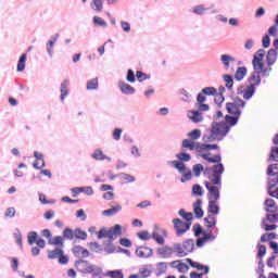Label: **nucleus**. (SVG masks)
Masks as SVG:
<instances>
[{
  "label": "nucleus",
  "mask_w": 278,
  "mask_h": 278,
  "mask_svg": "<svg viewBox=\"0 0 278 278\" xmlns=\"http://www.w3.org/2000/svg\"><path fill=\"white\" fill-rule=\"evenodd\" d=\"M265 205L267 207V208H265V212L270 213L273 211H270V208H268V207H275L276 202H275V200L268 198V199L265 200Z\"/></svg>",
  "instance_id": "69168bd1"
},
{
  "label": "nucleus",
  "mask_w": 278,
  "mask_h": 278,
  "mask_svg": "<svg viewBox=\"0 0 278 278\" xmlns=\"http://www.w3.org/2000/svg\"><path fill=\"white\" fill-rule=\"evenodd\" d=\"M71 85V81L68 79H65L61 83V101H64L68 97V86Z\"/></svg>",
  "instance_id": "b1692460"
},
{
  "label": "nucleus",
  "mask_w": 278,
  "mask_h": 278,
  "mask_svg": "<svg viewBox=\"0 0 278 278\" xmlns=\"http://www.w3.org/2000/svg\"><path fill=\"white\" fill-rule=\"evenodd\" d=\"M187 136L191 140H199V138H201V129L195 128V129L191 130L190 132H188Z\"/></svg>",
  "instance_id": "3c124183"
},
{
  "label": "nucleus",
  "mask_w": 278,
  "mask_h": 278,
  "mask_svg": "<svg viewBox=\"0 0 278 278\" xmlns=\"http://www.w3.org/2000/svg\"><path fill=\"white\" fill-rule=\"evenodd\" d=\"M207 212L208 214L218 215L220 214V206L216 204V201L210 200Z\"/></svg>",
  "instance_id": "a878e982"
},
{
  "label": "nucleus",
  "mask_w": 278,
  "mask_h": 278,
  "mask_svg": "<svg viewBox=\"0 0 278 278\" xmlns=\"http://www.w3.org/2000/svg\"><path fill=\"white\" fill-rule=\"evenodd\" d=\"M254 71L258 72V75L262 77H270V73L273 72V67H264V63L262 65V68H254Z\"/></svg>",
  "instance_id": "a19ab883"
},
{
  "label": "nucleus",
  "mask_w": 278,
  "mask_h": 278,
  "mask_svg": "<svg viewBox=\"0 0 278 278\" xmlns=\"http://www.w3.org/2000/svg\"><path fill=\"white\" fill-rule=\"evenodd\" d=\"M72 253L75 255V257H81L83 260H86V257L90 256L88 249L81 245H74L72 248Z\"/></svg>",
  "instance_id": "ddd939ff"
},
{
  "label": "nucleus",
  "mask_w": 278,
  "mask_h": 278,
  "mask_svg": "<svg viewBox=\"0 0 278 278\" xmlns=\"http://www.w3.org/2000/svg\"><path fill=\"white\" fill-rule=\"evenodd\" d=\"M104 247V252L108 253V255H112V253H116V247L114 245V240H108Z\"/></svg>",
  "instance_id": "72a5a7b5"
},
{
  "label": "nucleus",
  "mask_w": 278,
  "mask_h": 278,
  "mask_svg": "<svg viewBox=\"0 0 278 278\" xmlns=\"http://www.w3.org/2000/svg\"><path fill=\"white\" fill-rule=\"evenodd\" d=\"M223 79L226 83V88L231 92L233 90V76L231 74H224Z\"/></svg>",
  "instance_id": "7c9ffc66"
},
{
  "label": "nucleus",
  "mask_w": 278,
  "mask_h": 278,
  "mask_svg": "<svg viewBox=\"0 0 278 278\" xmlns=\"http://www.w3.org/2000/svg\"><path fill=\"white\" fill-rule=\"evenodd\" d=\"M248 70L244 66L238 67L235 73V79L236 81H242L244 77H247Z\"/></svg>",
  "instance_id": "cd10ccee"
},
{
  "label": "nucleus",
  "mask_w": 278,
  "mask_h": 278,
  "mask_svg": "<svg viewBox=\"0 0 278 278\" xmlns=\"http://www.w3.org/2000/svg\"><path fill=\"white\" fill-rule=\"evenodd\" d=\"M118 88L122 92V94H136V88H134L131 85L125 83L124 80L118 81Z\"/></svg>",
  "instance_id": "2eb2a0df"
},
{
  "label": "nucleus",
  "mask_w": 278,
  "mask_h": 278,
  "mask_svg": "<svg viewBox=\"0 0 278 278\" xmlns=\"http://www.w3.org/2000/svg\"><path fill=\"white\" fill-rule=\"evenodd\" d=\"M211 153H203L200 155L202 160L210 162V164H215L212 167H206L205 173H212L208 176V180L213 184V186H218V188H223V173H225V165L223 162V156L220 154H216L214 156H210Z\"/></svg>",
  "instance_id": "f03ea898"
},
{
  "label": "nucleus",
  "mask_w": 278,
  "mask_h": 278,
  "mask_svg": "<svg viewBox=\"0 0 278 278\" xmlns=\"http://www.w3.org/2000/svg\"><path fill=\"white\" fill-rule=\"evenodd\" d=\"M119 244L122 247H126V249H131V240L128 238H121L119 239Z\"/></svg>",
  "instance_id": "338daca9"
},
{
  "label": "nucleus",
  "mask_w": 278,
  "mask_h": 278,
  "mask_svg": "<svg viewBox=\"0 0 278 278\" xmlns=\"http://www.w3.org/2000/svg\"><path fill=\"white\" fill-rule=\"evenodd\" d=\"M192 231L194 232L195 238L203 236V232H205V230L203 229V227L200 226V224H194L192 227Z\"/></svg>",
  "instance_id": "864d4df0"
},
{
  "label": "nucleus",
  "mask_w": 278,
  "mask_h": 278,
  "mask_svg": "<svg viewBox=\"0 0 278 278\" xmlns=\"http://www.w3.org/2000/svg\"><path fill=\"white\" fill-rule=\"evenodd\" d=\"M159 266V271L156 273V277H160L161 275H164V273H166L167 267H166V263L161 262L157 264Z\"/></svg>",
  "instance_id": "e2e57ef3"
},
{
  "label": "nucleus",
  "mask_w": 278,
  "mask_h": 278,
  "mask_svg": "<svg viewBox=\"0 0 278 278\" xmlns=\"http://www.w3.org/2000/svg\"><path fill=\"white\" fill-rule=\"evenodd\" d=\"M191 194L192 197H203V187L199 184L193 185Z\"/></svg>",
  "instance_id": "37998d69"
},
{
  "label": "nucleus",
  "mask_w": 278,
  "mask_h": 278,
  "mask_svg": "<svg viewBox=\"0 0 278 278\" xmlns=\"http://www.w3.org/2000/svg\"><path fill=\"white\" fill-rule=\"evenodd\" d=\"M27 240H28V244L31 247L34 244H36L37 240H38V232L36 231H30L27 235Z\"/></svg>",
  "instance_id": "de8ad7c7"
},
{
  "label": "nucleus",
  "mask_w": 278,
  "mask_h": 278,
  "mask_svg": "<svg viewBox=\"0 0 278 278\" xmlns=\"http://www.w3.org/2000/svg\"><path fill=\"white\" fill-rule=\"evenodd\" d=\"M266 223H278V213L266 214L265 218L262 219V225H266Z\"/></svg>",
  "instance_id": "e433bc0d"
},
{
  "label": "nucleus",
  "mask_w": 278,
  "mask_h": 278,
  "mask_svg": "<svg viewBox=\"0 0 278 278\" xmlns=\"http://www.w3.org/2000/svg\"><path fill=\"white\" fill-rule=\"evenodd\" d=\"M27 62V53H23L17 61V73L25 71V63Z\"/></svg>",
  "instance_id": "c756f323"
},
{
  "label": "nucleus",
  "mask_w": 278,
  "mask_h": 278,
  "mask_svg": "<svg viewBox=\"0 0 278 278\" xmlns=\"http://www.w3.org/2000/svg\"><path fill=\"white\" fill-rule=\"evenodd\" d=\"M137 237L139 238V240H143V241L151 240V236L149 235V231H147V230L138 232Z\"/></svg>",
  "instance_id": "0e129e2a"
},
{
  "label": "nucleus",
  "mask_w": 278,
  "mask_h": 278,
  "mask_svg": "<svg viewBox=\"0 0 278 278\" xmlns=\"http://www.w3.org/2000/svg\"><path fill=\"white\" fill-rule=\"evenodd\" d=\"M126 80L129 81V84H136V74L134 73V70L127 71Z\"/></svg>",
  "instance_id": "bf43d9fd"
},
{
  "label": "nucleus",
  "mask_w": 278,
  "mask_h": 278,
  "mask_svg": "<svg viewBox=\"0 0 278 278\" xmlns=\"http://www.w3.org/2000/svg\"><path fill=\"white\" fill-rule=\"evenodd\" d=\"M275 187L276 186H271L270 184H267V192L269 197H271L273 199H278V188L273 190Z\"/></svg>",
  "instance_id": "5fc2aeb1"
},
{
  "label": "nucleus",
  "mask_w": 278,
  "mask_h": 278,
  "mask_svg": "<svg viewBox=\"0 0 278 278\" xmlns=\"http://www.w3.org/2000/svg\"><path fill=\"white\" fill-rule=\"evenodd\" d=\"M264 261L260 260L258 261V268L256 269V274L258 275V278H267L264 275Z\"/></svg>",
  "instance_id": "4d7b16f0"
},
{
  "label": "nucleus",
  "mask_w": 278,
  "mask_h": 278,
  "mask_svg": "<svg viewBox=\"0 0 278 278\" xmlns=\"http://www.w3.org/2000/svg\"><path fill=\"white\" fill-rule=\"evenodd\" d=\"M87 266H88V261L86 260L80 258L75 262L76 270H78V273H81L83 275H85Z\"/></svg>",
  "instance_id": "bb28decb"
},
{
  "label": "nucleus",
  "mask_w": 278,
  "mask_h": 278,
  "mask_svg": "<svg viewBox=\"0 0 278 278\" xmlns=\"http://www.w3.org/2000/svg\"><path fill=\"white\" fill-rule=\"evenodd\" d=\"M156 253H157V255L163 257V260H168V257H170V255H173V248L165 245L163 248H159L156 250Z\"/></svg>",
  "instance_id": "412c9836"
},
{
  "label": "nucleus",
  "mask_w": 278,
  "mask_h": 278,
  "mask_svg": "<svg viewBox=\"0 0 278 278\" xmlns=\"http://www.w3.org/2000/svg\"><path fill=\"white\" fill-rule=\"evenodd\" d=\"M197 144L198 142L192 139H185L181 143V151H186L187 149L189 151H197Z\"/></svg>",
  "instance_id": "aec40b11"
},
{
  "label": "nucleus",
  "mask_w": 278,
  "mask_h": 278,
  "mask_svg": "<svg viewBox=\"0 0 278 278\" xmlns=\"http://www.w3.org/2000/svg\"><path fill=\"white\" fill-rule=\"evenodd\" d=\"M173 253H178V257H186L188 256V252L184 250L181 243H174L173 245Z\"/></svg>",
  "instance_id": "c85d7f7f"
},
{
  "label": "nucleus",
  "mask_w": 278,
  "mask_h": 278,
  "mask_svg": "<svg viewBox=\"0 0 278 278\" xmlns=\"http://www.w3.org/2000/svg\"><path fill=\"white\" fill-rule=\"evenodd\" d=\"M152 238L157 242V244H164V237L160 236L156 231L152 232Z\"/></svg>",
  "instance_id": "774afa93"
},
{
  "label": "nucleus",
  "mask_w": 278,
  "mask_h": 278,
  "mask_svg": "<svg viewBox=\"0 0 278 278\" xmlns=\"http://www.w3.org/2000/svg\"><path fill=\"white\" fill-rule=\"evenodd\" d=\"M247 108V101L240 97H235L232 102L226 103V112L231 116H242V109Z\"/></svg>",
  "instance_id": "20e7f679"
},
{
  "label": "nucleus",
  "mask_w": 278,
  "mask_h": 278,
  "mask_svg": "<svg viewBox=\"0 0 278 278\" xmlns=\"http://www.w3.org/2000/svg\"><path fill=\"white\" fill-rule=\"evenodd\" d=\"M178 161L169 162L170 166L178 170L179 175H181L180 182L186 184V181H190L192 179V170L186 166L184 162H190L192 160V155L190 153L181 150L180 153L176 154Z\"/></svg>",
  "instance_id": "7ed1b4c3"
},
{
  "label": "nucleus",
  "mask_w": 278,
  "mask_h": 278,
  "mask_svg": "<svg viewBox=\"0 0 278 278\" xmlns=\"http://www.w3.org/2000/svg\"><path fill=\"white\" fill-rule=\"evenodd\" d=\"M192 170H193L194 177H201V173L205 170V167H203V164L198 163L193 165Z\"/></svg>",
  "instance_id": "09e8293b"
},
{
  "label": "nucleus",
  "mask_w": 278,
  "mask_h": 278,
  "mask_svg": "<svg viewBox=\"0 0 278 278\" xmlns=\"http://www.w3.org/2000/svg\"><path fill=\"white\" fill-rule=\"evenodd\" d=\"M186 262H188L189 266L191 268H197V270H203V275H207L210 273V266L203 265L201 263L192 261V258H186Z\"/></svg>",
  "instance_id": "dca6fc26"
},
{
  "label": "nucleus",
  "mask_w": 278,
  "mask_h": 278,
  "mask_svg": "<svg viewBox=\"0 0 278 278\" xmlns=\"http://www.w3.org/2000/svg\"><path fill=\"white\" fill-rule=\"evenodd\" d=\"M48 244H52L54 247H64V237L56 236L52 239H49Z\"/></svg>",
  "instance_id": "4c0bfd02"
},
{
  "label": "nucleus",
  "mask_w": 278,
  "mask_h": 278,
  "mask_svg": "<svg viewBox=\"0 0 278 278\" xmlns=\"http://www.w3.org/2000/svg\"><path fill=\"white\" fill-rule=\"evenodd\" d=\"M121 177L125 184H134V181H136V177L130 174L122 173Z\"/></svg>",
  "instance_id": "6e6d98bb"
},
{
  "label": "nucleus",
  "mask_w": 278,
  "mask_h": 278,
  "mask_svg": "<svg viewBox=\"0 0 278 278\" xmlns=\"http://www.w3.org/2000/svg\"><path fill=\"white\" fill-rule=\"evenodd\" d=\"M207 10H210V8H205V5L200 4V5H195L192 9V13L197 14L198 16H203V14H205V12H207Z\"/></svg>",
  "instance_id": "ea45409f"
},
{
  "label": "nucleus",
  "mask_w": 278,
  "mask_h": 278,
  "mask_svg": "<svg viewBox=\"0 0 278 278\" xmlns=\"http://www.w3.org/2000/svg\"><path fill=\"white\" fill-rule=\"evenodd\" d=\"M220 62H222L225 71H229L231 68V64H233V62H236V58H233L229 54H222Z\"/></svg>",
  "instance_id": "a211bd4d"
},
{
  "label": "nucleus",
  "mask_w": 278,
  "mask_h": 278,
  "mask_svg": "<svg viewBox=\"0 0 278 278\" xmlns=\"http://www.w3.org/2000/svg\"><path fill=\"white\" fill-rule=\"evenodd\" d=\"M214 97H215L214 103H216L218 108H222L223 103H225V96L218 94V91H217V94H215Z\"/></svg>",
  "instance_id": "052dcab7"
},
{
  "label": "nucleus",
  "mask_w": 278,
  "mask_h": 278,
  "mask_svg": "<svg viewBox=\"0 0 278 278\" xmlns=\"http://www.w3.org/2000/svg\"><path fill=\"white\" fill-rule=\"evenodd\" d=\"M238 121H240V115L228 114L225 116V121L212 122L202 135V142H223L231 131V127L238 125Z\"/></svg>",
  "instance_id": "f257e3e1"
},
{
  "label": "nucleus",
  "mask_w": 278,
  "mask_h": 278,
  "mask_svg": "<svg viewBox=\"0 0 278 278\" xmlns=\"http://www.w3.org/2000/svg\"><path fill=\"white\" fill-rule=\"evenodd\" d=\"M63 253H64V250L60 248H55L54 250L48 252V258L58 260L60 258V255H62Z\"/></svg>",
  "instance_id": "f704fd0d"
},
{
  "label": "nucleus",
  "mask_w": 278,
  "mask_h": 278,
  "mask_svg": "<svg viewBox=\"0 0 278 278\" xmlns=\"http://www.w3.org/2000/svg\"><path fill=\"white\" fill-rule=\"evenodd\" d=\"M266 175L269 177L267 184L277 186L278 184V163H273L267 166Z\"/></svg>",
  "instance_id": "1a4fd4ad"
},
{
  "label": "nucleus",
  "mask_w": 278,
  "mask_h": 278,
  "mask_svg": "<svg viewBox=\"0 0 278 278\" xmlns=\"http://www.w3.org/2000/svg\"><path fill=\"white\" fill-rule=\"evenodd\" d=\"M122 210H123V206L121 204H117L112 208L102 211V216H116V214H118V212H121Z\"/></svg>",
  "instance_id": "5701e85b"
},
{
  "label": "nucleus",
  "mask_w": 278,
  "mask_h": 278,
  "mask_svg": "<svg viewBox=\"0 0 278 278\" xmlns=\"http://www.w3.org/2000/svg\"><path fill=\"white\" fill-rule=\"evenodd\" d=\"M93 25L94 27H108V22L99 16H93Z\"/></svg>",
  "instance_id": "8fccbe9b"
},
{
  "label": "nucleus",
  "mask_w": 278,
  "mask_h": 278,
  "mask_svg": "<svg viewBox=\"0 0 278 278\" xmlns=\"http://www.w3.org/2000/svg\"><path fill=\"white\" fill-rule=\"evenodd\" d=\"M123 236V226L116 224L114 227L111 228H101L98 231V239L103 240V238H109V240H116V238Z\"/></svg>",
  "instance_id": "39448f33"
},
{
  "label": "nucleus",
  "mask_w": 278,
  "mask_h": 278,
  "mask_svg": "<svg viewBox=\"0 0 278 278\" xmlns=\"http://www.w3.org/2000/svg\"><path fill=\"white\" fill-rule=\"evenodd\" d=\"M99 89V78H93L87 81V90H98Z\"/></svg>",
  "instance_id": "49530a36"
},
{
  "label": "nucleus",
  "mask_w": 278,
  "mask_h": 278,
  "mask_svg": "<svg viewBox=\"0 0 278 278\" xmlns=\"http://www.w3.org/2000/svg\"><path fill=\"white\" fill-rule=\"evenodd\" d=\"M268 163L270 162H277L278 163V147H271L269 157L267 160Z\"/></svg>",
  "instance_id": "58836bf2"
},
{
  "label": "nucleus",
  "mask_w": 278,
  "mask_h": 278,
  "mask_svg": "<svg viewBox=\"0 0 278 278\" xmlns=\"http://www.w3.org/2000/svg\"><path fill=\"white\" fill-rule=\"evenodd\" d=\"M248 84L254 86V88H257L262 84V76L257 70H254L248 77Z\"/></svg>",
  "instance_id": "4468645a"
},
{
  "label": "nucleus",
  "mask_w": 278,
  "mask_h": 278,
  "mask_svg": "<svg viewBox=\"0 0 278 278\" xmlns=\"http://www.w3.org/2000/svg\"><path fill=\"white\" fill-rule=\"evenodd\" d=\"M178 273H184L186 274L188 270H190V266H188V264L186 263H179L177 266H176Z\"/></svg>",
  "instance_id": "680f3d73"
},
{
  "label": "nucleus",
  "mask_w": 278,
  "mask_h": 278,
  "mask_svg": "<svg viewBox=\"0 0 278 278\" xmlns=\"http://www.w3.org/2000/svg\"><path fill=\"white\" fill-rule=\"evenodd\" d=\"M173 223L174 229L176 230V236H178V238H181V235L186 233V231H189L190 227H192V222L186 223L179 218H174Z\"/></svg>",
  "instance_id": "6e6552de"
},
{
  "label": "nucleus",
  "mask_w": 278,
  "mask_h": 278,
  "mask_svg": "<svg viewBox=\"0 0 278 278\" xmlns=\"http://www.w3.org/2000/svg\"><path fill=\"white\" fill-rule=\"evenodd\" d=\"M277 55L278 53L275 48H271L267 51V54H266L267 66H273L275 62H277Z\"/></svg>",
  "instance_id": "6ab92c4d"
},
{
  "label": "nucleus",
  "mask_w": 278,
  "mask_h": 278,
  "mask_svg": "<svg viewBox=\"0 0 278 278\" xmlns=\"http://www.w3.org/2000/svg\"><path fill=\"white\" fill-rule=\"evenodd\" d=\"M255 85H241L237 88V94H242L245 101H251L256 91Z\"/></svg>",
  "instance_id": "0eeeda50"
},
{
  "label": "nucleus",
  "mask_w": 278,
  "mask_h": 278,
  "mask_svg": "<svg viewBox=\"0 0 278 278\" xmlns=\"http://www.w3.org/2000/svg\"><path fill=\"white\" fill-rule=\"evenodd\" d=\"M203 200L198 199L195 203H193V213L195 218H203L205 212L203 211Z\"/></svg>",
  "instance_id": "f3484780"
},
{
  "label": "nucleus",
  "mask_w": 278,
  "mask_h": 278,
  "mask_svg": "<svg viewBox=\"0 0 278 278\" xmlns=\"http://www.w3.org/2000/svg\"><path fill=\"white\" fill-rule=\"evenodd\" d=\"M262 47L263 49H268L270 47V35L265 34L262 38Z\"/></svg>",
  "instance_id": "13d9d810"
},
{
  "label": "nucleus",
  "mask_w": 278,
  "mask_h": 278,
  "mask_svg": "<svg viewBox=\"0 0 278 278\" xmlns=\"http://www.w3.org/2000/svg\"><path fill=\"white\" fill-rule=\"evenodd\" d=\"M178 214L181 216V218H184V220H186L187 223H192V220L194 219V215L192 214V212H186V210L180 208L178 211Z\"/></svg>",
  "instance_id": "2f4dec72"
},
{
  "label": "nucleus",
  "mask_w": 278,
  "mask_h": 278,
  "mask_svg": "<svg viewBox=\"0 0 278 278\" xmlns=\"http://www.w3.org/2000/svg\"><path fill=\"white\" fill-rule=\"evenodd\" d=\"M64 240H88V232L81 230V228L71 229L65 228L63 230Z\"/></svg>",
  "instance_id": "423d86ee"
},
{
  "label": "nucleus",
  "mask_w": 278,
  "mask_h": 278,
  "mask_svg": "<svg viewBox=\"0 0 278 278\" xmlns=\"http://www.w3.org/2000/svg\"><path fill=\"white\" fill-rule=\"evenodd\" d=\"M182 249L185 250V253H192L194 251V239H187L182 242Z\"/></svg>",
  "instance_id": "393cba45"
},
{
  "label": "nucleus",
  "mask_w": 278,
  "mask_h": 278,
  "mask_svg": "<svg viewBox=\"0 0 278 278\" xmlns=\"http://www.w3.org/2000/svg\"><path fill=\"white\" fill-rule=\"evenodd\" d=\"M256 249H258V250H257L256 257H257L258 260H261V261H264V255H266V245L258 243V244L256 245Z\"/></svg>",
  "instance_id": "a18cd8bd"
},
{
  "label": "nucleus",
  "mask_w": 278,
  "mask_h": 278,
  "mask_svg": "<svg viewBox=\"0 0 278 278\" xmlns=\"http://www.w3.org/2000/svg\"><path fill=\"white\" fill-rule=\"evenodd\" d=\"M188 118H190L192 123H201L203 122V114L201 113V111H189Z\"/></svg>",
  "instance_id": "4be33fe9"
},
{
  "label": "nucleus",
  "mask_w": 278,
  "mask_h": 278,
  "mask_svg": "<svg viewBox=\"0 0 278 278\" xmlns=\"http://www.w3.org/2000/svg\"><path fill=\"white\" fill-rule=\"evenodd\" d=\"M91 157L93 160H97L98 162H103L105 160V154H103V151L101 149L94 150V152L91 154Z\"/></svg>",
  "instance_id": "c03bdc74"
},
{
  "label": "nucleus",
  "mask_w": 278,
  "mask_h": 278,
  "mask_svg": "<svg viewBox=\"0 0 278 278\" xmlns=\"http://www.w3.org/2000/svg\"><path fill=\"white\" fill-rule=\"evenodd\" d=\"M202 236L206 242H214L216 240V235L212 233V230H204Z\"/></svg>",
  "instance_id": "603ef678"
},
{
  "label": "nucleus",
  "mask_w": 278,
  "mask_h": 278,
  "mask_svg": "<svg viewBox=\"0 0 278 278\" xmlns=\"http://www.w3.org/2000/svg\"><path fill=\"white\" fill-rule=\"evenodd\" d=\"M266 55V50L264 49H258L254 55H253V60H252V65L253 68H258L262 70V66L264 64V58Z\"/></svg>",
  "instance_id": "9b49d317"
},
{
  "label": "nucleus",
  "mask_w": 278,
  "mask_h": 278,
  "mask_svg": "<svg viewBox=\"0 0 278 278\" xmlns=\"http://www.w3.org/2000/svg\"><path fill=\"white\" fill-rule=\"evenodd\" d=\"M90 8L93 12H103V0H92Z\"/></svg>",
  "instance_id": "473e14b6"
},
{
  "label": "nucleus",
  "mask_w": 278,
  "mask_h": 278,
  "mask_svg": "<svg viewBox=\"0 0 278 278\" xmlns=\"http://www.w3.org/2000/svg\"><path fill=\"white\" fill-rule=\"evenodd\" d=\"M104 277H112V278H125V275L123 274V270L121 269H114L109 270L104 274Z\"/></svg>",
  "instance_id": "c9c22d12"
},
{
  "label": "nucleus",
  "mask_w": 278,
  "mask_h": 278,
  "mask_svg": "<svg viewBox=\"0 0 278 278\" xmlns=\"http://www.w3.org/2000/svg\"><path fill=\"white\" fill-rule=\"evenodd\" d=\"M135 254L141 260H149V257H153V249L147 245H139L137 247Z\"/></svg>",
  "instance_id": "f8f14e48"
},
{
  "label": "nucleus",
  "mask_w": 278,
  "mask_h": 278,
  "mask_svg": "<svg viewBox=\"0 0 278 278\" xmlns=\"http://www.w3.org/2000/svg\"><path fill=\"white\" fill-rule=\"evenodd\" d=\"M202 94L205 97H214L217 94L218 90L215 87H205L201 90Z\"/></svg>",
  "instance_id": "79ce46f5"
},
{
  "label": "nucleus",
  "mask_w": 278,
  "mask_h": 278,
  "mask_svg": "<svg viewBox=\"0 0 278 278\" xmlns=\"http://www.w3.org/2000/svg\"><path fill=\"white\" fill-rule=\"evenodd\" d=\"M204 186L206 188V190L208 191V199L211 201H218V199H220V190H218V188L216 186L218 185H214L212 184V180L210 181H204Z\"/></svg>",
  "instance_id": "9d476101"
}]
</instances>
